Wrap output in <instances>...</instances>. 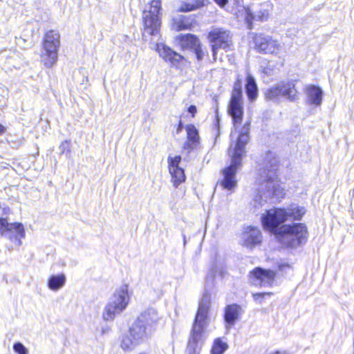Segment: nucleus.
<instances>
[{
	"instance_id": "nucleus-1",
	"label": "nucleus",
	"mask_w": 354,
	"mask_h": 354,
	"mask_svg": "<svg viewBox=\"0 0 354 354\" xmlns=\"http://www.w3.org/2000/svg\"><path fill=\"white\" fill-rule=\"evenodd\" d=\"M278 160L274 155L269 151L266 153L263 166L259 168L257 182L259 185L258 194L254 199V206H262L268 198H282L284 189L280 187L276 179Z\"/></svg>"
},
{
	"instance_id": "nucleus-2",
	"label": "nucleus",
	"mask_w": 354,
	"mask_h": 354,
	"mask_svg": "<svg viewBox=\"0 0 354 354\" xmlns=\"http://www.w3.org/2000/svg\"><path fill=\"white\" fill-rule=\"evenodd\" d=\"M211 305V297L204 292L199 301L198 310L195 315L190 337L187 346V354H199L203 344V333L208 325V314Z\"/></svg>"
},
{
	"instance_id": "nucleus-3",
	"label": "nucleus",
	"mask_w": 354,
	"mask_h": 354,
	"mask_svg": "<svg viewBox=\"0 0 354 354\" xmlns=\"http://www.w3.org/2000/svg\"><path fill=\"white\" fill-rule=\"evenodd\" d=\"M308 232L306 224L295 223L283 225L282 230L277 239L279 242L289 248H297L307 241Z\"/></svg>"
},
{
	"instance_id": "nucleus-4",
	"label": "nucleus",
	"mask_w": 354,
	"mask_h": 354,
	"mask_svg": "<svg viewBox=\"0 0 354 354\" xmlns=\"http://www.w3.org/2000/svg\"><path fill=\"white\" fill-rule=\"evenodd\" d=\"M153 334L136 319L127 333L120 337V348L131 351L137 346L147 341Z\"/></svg>"
},
{
	"instance_id": "nucleus-5",
	"label": "nucleus",
	"mask_w": 354,
	"mask_h": 354,
	"mask_svg": "<svg viewBox=\"0 0 354 354\" xmlns=\"http://www.w3.org/2000/svg\"><path fill=\"white\" fill-rule=\"evenodd\" d=\"M60 35L56 30L48 31L43 39L40 59L46 68L53 67L57 62Z\"/></svg>"
},
{
	"instance_id": "nucleus-6",
	"label": "nucleus",
	"mask_w": 354,
	"mask_h": 354,
	"mask_svg": "<svg viewBox=\"0 0 354 354\" xmlns=\"http://www.w3.org/2000/svg\"><path fill=\"white\" fill-rule=\"evenodd\" d=\"M161 1L152 0L149 5V9H145L143 11L144 32L142 37L144 39L147 40V35H156L158 33L161 24Z\"/></svg>"
},
{
	"instance_id": "nucleus-7",
	"label": "nucleus",
	"mask_w": 354,
	"mask_h": 354,
	"mask_svg": "<svg viewBox=\"0 0 354 354\" xmlns=\"http://www.w3.org/2000/svg\"><path fill=\"white\" fill-rule=\"evenodd\" d=\"M129 295L127 285H123L120 289L115 290L105 306L102 318L106 322L113 321L116 315L121 313L129 304Z\"/></svg>"
},
{
	"instance_id": "nucleus-8",
	"label": "nucleus",
	"mask_w": 354,
	"mask_h": 354,
	"mask_svg": "<svg viewBox=\"0 0 354 354\" xmlns=\"http://www.w3.org/2000/svg\"><path fill=\"white\" fill-rule=\"evenodd\" d=\"M297 93L296 81L288 80L281 82L267 88L264 91V97L266 101H271L274 103H279L281 97H283L290 102H295L298 100Z\"/></svg>"
},
{
	"instance_id": "nucleus-9",
	"label": "nucleus",
	"mask_w": 354,
	"mask_h": 354,
	"mask_svg": "<svg viewBox=\"0 0 354 354\" xmlns=\"http://www.w3.org/2000/svg\"><path fill=\"white\" fill-rule=\"evenodd\" d=\"M263 227L272 233L275 237L282 230V225L288 221L285 208L274 207L267 209L261 217Z\"/></svg>"
},
{
	"instance_id": "nucleus-10",
	"label": "nucleus",
	"mask_w": 354,
	"mask_h": 354,
	"mask_svg": "<svg viewBox=\"0 0 354 354\" xmlns=\"http://www.w3.org/2000/svg\"><path fill=\"white\" fill-rule=\"evenodd\" d=\"M228 156L230 158V164L221 171L223 178L221 180V185L232 192L237 186L236 176L242 167L243 157L232 153H228Z\"/></svg>"
},
{
	"instance_id": "nucleus-11",
	"label": "nucleus",
	"mask_w": 354,
	"mask_h": 354,
	"mask_svg": "<svg viewBox=\"0 0 354 354\" xmlns=\"http://www.w3.org/2000/svg\"><path fill=\"white\" fill-rule=\"evenodd\" d=\"M0 234L9 240L15 246L22 244L21 239L25 238L26 232L21 223H9L6 218H0Z\"/></svg>"
},
{
	"instance_id": "nucleus-12",
	"label": "nucleus",
	"mask_w": 354,
	"mask_h": 354,
	"mask_svg": "<svg viewBox=\"0 0 354 354\" xmlns=\"http://www.w3.org/2000/svg\"><path fill=\"white\" fill-rule=\"evenodd\" d=\"M207 38L211 45L214 59H216L218 49L226 50L232 44L230 32L223 28H215L209 32Z\"/></svg>"
},
{
	"instance_id": "nucleus-13",
	"label": "nucleus",
	"mask_w": 354,
	"mask_h": 354,
	"mask_svg": "<svg viewBox=\"0 0 354 354\" xmlns=\"http://www.w3.org/2000/svg\"><path fill=\"white\" fill-rule=\"evenodd\" d=\"M227 112L232 119L234 128L236 129L243 120V91H232L231 98L227 107Z\"/></svg>"
},
{
	"instance_id": "nucleus-14",
	"label": "nucleus",
	"mask_w": 354,
	"mask_h": 354,
	"mask_svg": "<svg viewBox=\"0 0 354 354\" xmlns=\"http://www.w3.org/2000/svg\"><path fill=\"white\" fill-rule=\"evenodd\" d=\"M136 319L139 324H142L153 334L158 329L162 319V316L157 309L149 307L142 311Z\"/></svg>"
},
{
	"instance_id": "nucleus-15",
	"label": "nucleus",
	"mask_w": 354,
	"mask_h": 354,
	"mask_svg": "<svg viewBox=\"0 0 354 354\" xmlns=\"http://www.w3.org/2000/svg\"><path fill=\"white\" fill-rule=\"evenodd\" d=\"M255 49L259 53L273 54L280 48L279 43L272 37L264 34H256L253 38Z\"/></svg>"
},
{
	"instance_id": "nucleus-16",
	"label": "nucleus",
	"mask_w": 354,
	"mask_h": 354,
	"mask_svg": "<svg viewBox=\"0 0 354 354\" xmlns=\"http://www.w3.org/2000/svg\"><path fill=\"white\" fill-rule=\"evenodd\" d=\"M250 122H247L244 124L236 139L234 146L232 142L231 143L228 149V153H232L243 157L245 156V146L250 140Z\"/></svg>"
},
{
	"instance_id": "nucleus-17",
	"label": "nucleus",
	"mask_w": 354,
	"mask_h": 354,
	"mask_svg": "<svg viewBox=\"0 0 354 354\" xmlns=\"http://www.w3.org/2000/svg\"><path fill=\"white\" fill-rule=\"evenodd\" d=\"M156 50L159 56L171 67L178 68L180 62L185 59L184 56L163 43L156 44Z\"/></svg>"
},
{
	"instance_id": "nucleus-18",
	"label": "nucleus",
	"mask_w": 354,
	"mask_h": 354,
	"mask_svg": "<svg viewBox=\"0 0 354 354\" xmlns=\"http://www.w3.org/2000/svg\"><path fill=\"white\" fill-rule=\"evenodd\" d=\"M253 277V283L261 287H270L274 283L276 272L270 269H263L261 267L255 268L250 272Z\"/></svg>"
},
{
	"instance_id": "nucleus-19",
	"label": "nucleus",
	"mask_w": 354,
	"mask_h": 354,
	"mask_svg": "<svg viewBox=\"0 0 354 354\" xmlns=\"http://www.w3.org/2000/svg\"><path fill=\"white\" fill-rule=\"evenodd\" d=\"M242 311L241 306L237 304H228L225 307L223 320L227 333L230 331L239 319Z\"/></svg>"
},
{
	"instance_id": "nucleus-20",
	"label": "nucleus",
	"mask_w": 354,
	"mask_h": 354,
	"mask_svg": "<svg viewBox=\"0 0 354 354\" xmlns=\"http://www.w3.org/2000/svg\"><path fill=\"white\" fill-rule=\"evenodd\" d=\"M185 130L187 140L183 145V149L189 153L196 149L200 144V136L198 129L192 124L186 125Z\"/></svg>"
},
{
	"instance_id": "nucleus-21",
	"label": "nucleus",
	"mask_w": 354,
	"mask_h": 354,
	"mask_svg": "<svg viewBox=\"0 0 354 354\" xmlns=\"http://www.w3.org/2000/svg\"><path fill=\"white\" fill-rule=\"evenodd\" d=\"M244 245L246 247L252 248L261 243L262 235L257 227L248 226L243 234Z\"/></svg>"
},
{
	"instance_id": "nucleus-22",
	"label": "nucleus",
	"mask_w": 354,
	"mask_h": 354,
	"mask_svg": "<svg viewBox=\"0 0 354 354\" xmlns=\"http://www.w3.org/2000/svg\"><path fill=\"white\" fill-rule=\"evenodd\" d=\"M307 95V102L309 104L319 106L322 104L323 97V91L315 85H308L305 89Z\"/></svg>"
},
{
	"instance_id": "nucleus-23",
	"label": "nucleus",
	"mask_w": 354,
	"mask_h": 354,
	"mask_svg": "<svg viewBox=\"0 0 354 354\" xmlns=\"http://www.w3.org/2000/svg\"><path fill=\"white\" fill-rule=\"evenodd\" d=\"M245 93L250 102L255 100L258 96V87L254 77L248 74L246 77Z\"/></svg>"
},
{
	"instance_id": "nucleus-24",
	"label": "nucleus",
	"mask_w": 354,
	"mask_h": 354,
	"mask_svg": "<svg viewBox=\"0 0 354 354\" xmlns=\"http://www.w3.org/2000/svg\"><path fill=\"white\" fill-rule=\"evenodd\" d=\"M285 212L287 220L292 218L295 221H301L306 210L304 207L293 204L285 208Z\"/></svg>"
},
{
	"instance_id": "nucleus-25",
	"label": "nucleus",
	"mask_w": 354,
	"mask_h": 354,
	"mask_svg": "<svg viewBox=\"0 0 354 354\" xmlns=\"http://www.w3.org/2000/svg\"><path fill=\"white\" fill-rule=\"evenodd\" d=\"M268 12L266 10H259L257 14H254L249 8L245 10V20L249 29L252 28V21L254 19L259 21L266 20L268 17Z\"/></svg>"
},
{
	"instance_id": "nucleus-26",
	"label": "nucleus",
	"mask_w": 354,
	"mask_h": 354,
	"mask_svg": "<svg viewBox=\"0 0 354 354\" xmlns=\"http://www.w3.org/2000/svg\"><path fill=\"white\" fill-rule=\"evenodd\" d=\"M66 276L62 273L51 275L48 280V287L53 291H57L66 283Z\"/></svg>"
},
{
	"instance_id": "nucleus-27",
	"label": "nucleus",
	"mask_w": 354,
	"mask_h": 354,
	"mask_svg": "<svg viewBox=\"0 0 354 354\" xmlns=\"http://www.w3.org/2000/svg\"><path fill=\"white\" fill-rule=\"evenodd\" d=\"M180 41L182 48L192 50L198 44H200V39L194 35L187 34L180 37Z\"/></svg>"
},
{
	"instance_id": "nucleus-28",
	"label": "nucleus",
	"mask_w": 354,
	"mask_h": 354,
	"mask_svg": "<svg viewBox=\"0 0 354 354\" xmlns=\"http://www.w3.org/2000/svg\"><path fill=\"white\" fill-rule=\"evenodd\" d=\"M169 173L171 176V180L175 187L185 180V174L184 169L181 167L171 168Z\"/></svg>"
},
{
	"instance_id": "nucleus-29",
	"label": "nucleus",
	"mask_w": 354,
	"mask_h": 354,
	"mask_svg": "<svg viewBox=\"0 0 354 354\" xmlns=\"http://www.w3.org/2000/svg\"><path fill=\"white\" fill-rule=\"evenodd\" d=\"M206 0H194L193 2H183L179 8L180 12H190L205 6Z\"/></svg>"
},
{
	"instance_id": "nucleus-30",
	"label": "nucleus",
	"mask_w": 354,
	"mask_h": 354,
	"mask_svg": "<svg viewBox=\"0 0 354 354\" xmlns=\"http://www.w3.org/2000/svg\"><path fill=\"white\" fill-rule=\"evenodd\" d=\"M227 348L228 344L218 337L214 341L211 349V354H223Z\"/></svg>"
},
{
	"instance_id": "nucleus-31",
	"label": "nucleus",
	"mask_w": 354,
	"mask_h": 354,
	"mask_svg": "<svg viewBox=\"0 0 354 354\" xmlns=\"http://www.w3.org/2000/svg\"><path fill=\"white\" fill-rule=\"evenodd\" d=\"M182 158L180 156H176L174 157H168L169 169H174L176 167H180L179 164L180 163Z\"/></svg>"
},
{
	"instance_id": "nucleus-32",
	"label": "nucleus",
	"mask_w": 354,
	"mask_h": 354,
	"mask_svg": "<svg viewBox=\"0 0 354 354\" xmlns=\"http://www.w3.org/2000/svg\"><path fill=\"white\" fill-rule=\"evenodd\" d=\"M192 50L194 53L197 61L201 62L205 56V52L202 48L201 42L200 43V44H198L196 46H195V48H194Z\"/></svg>"
},
{
	"instance_id": "nucleus-33",
	"label": "nucleus",
	"mask_w": 354,
	"mask_h": 354,
	"mask_svg": "<svg viewBox=\"0 0 354 354\" xmlns=\"http://www.w3.org/2000/svg\"><path fill=\"white\" fill-rule=\"evenodd\" d=\"M13 350L17 354H28V348L20 342L13 344Z\"/></svg>"
},
{
	"instance_id": "nucleus-34",
	"label": "nucleus",
	"mask_w": 354,
	"mask_h": 354,
	"mask_svg": "<svg viewBox=\"0 0 354 354\" xmlns=\"http://www.w3.org/2000/svg\"><path fill=\"white\" fill-rule=\"evenodd\" d=\"M59 150L61 154H69L71 151L69 141H63L59 147Z\"/></svg>"
},
{
	"instance_id": "nucleus-35",
	"label": "nucleus",
	"mask_w": 354,
	"mask_h": 354,
	"mask_svg": "<svg viewBox=\"0 0 354 354\" xmlns=\"http://www.w3.org/2000/svg\"><path fill=\"white\" fill-rule=\"evenodd\" d=\"M272 295V292H257L252 294V297L256 302L261 304L263 300L265 299L266 296H270Z\"/></svg>"
},
{
	"instance_id": "nucleus-36",
	"label": "nucleus",
	"mask_w": 354,
	"mask_h": 354,
	"mask_svg": "<svg viewBox=\"0 0 354 354\" xmlns=\"http://www.w3.org/2000/svg\"><path fill=\"white\" fill-rule=\"evenodd\" d=\"M176 25L178 30H186L189 27V25L185 23L183 19H180L179 21L176 22Z\"/></svg>"
},
{
	"instance_id": "nucleus-37",
	"label": "nucleus",
	"mask_w": 354,
	"mask_h": 354,
	"mask_svg": "<svg viewBox=\"0 0 354 354\" xmlns=\"http://www.w3.org/2000/svg\"><path fill=\"white\" fill-rule=\"evenodd\" d=\"M232 91H242V82L240 79H237L234 82Z\"/></svg>"
},
{
	"instance_id": "nucleus-38",
	"label": "nucleus",
	"mask_w": 354,
	"mask_h": 354,
	"mask_svg": "<svg viewBox=\"0 0 354 354\" xmlns=\"http://www.w3.org/2000/svg\"><path fill=\"white\" fill-rule=\"evenodd\" d=\"M187 111L192 115V117H194L197 112V108L195 105H190L187 108Z\"/></svg>"
},
{
	"instance_id": "nucleus-39",
	"label": "nucleus",
	"mask_w": 354,
	"mask_h": 354,
	"mask_svg": "<svg viewBox=\"0 0 354 354\" xmlns=\"http://www.w3.org/2000/svg\"><path fill=\"white\" fill-rule=\"evenodd\" d=\"M214 1L221 8H223L228 3V0H214Z\"/></svg>"
},
{
	"instance_id": "nucleus-40",
	"label": "nucleus",
	"mask_w": 354,
	"mask_h": 354,
	"mask_svg": "<svg viewBox=\"0 0 354 354\" xmlns=\"http://www.w3.org/2000/svg\"><path fill=\"white\" fill-rule=\"evenodd\" d=\"M215 277V274L213 271H211L207 275L206 281H208L210 280L211 281H214Z\"/></svg>"
},
{
	"instance_id": "nucleus-41",
	"label": "nucleus",
	"mask_w": 354,
	"mask_h": 354,
	"mask_svg": "<svg viewBox=\"0 0 354 354\" xmlns=\"http://www.w3.org/2000/svg\"><path fill=\"white\" fill-rule=\"evenodd\" d=\"M183 128V122L181 120H179V123H178L177 131H176L177 133H179L182 131Z\"/></svg>"
},
{
	"instance_id": "nucleus-42",
	"label": "nucleus",
	"mask_w": 354,
	"mask_h": 354,
	"mask_svg": "<svg viewBox=\"0 0 354 354\" xmlns=\"http://www.w3.org/2000/svg\"><path fill=\"white\" fill-rule=\"evenodd\" d=\"M6 127L3 124H0V135L3 134L6 132Z\"/></svg>"
},
{
	"instance_id": "nucleus-43",
	"label": "nucleus",
	"mask_w": 354,
	"mask_h": 354,
	"mask_svg": "<svg viewBox=\"0 0 354 354\" xmlns=\"http://www.w3.org/2000/svg\"><path fill=\"white\" fill-rule=\"evenodd\" d=\"M183 245L185 246L187 241H186V236L185 234H183Z\"/></svg>"
},
{
	"instance_id": "nucleus-44",
	"label": "nucleus",
	"mask_w": 354,
	"mask_h": 354,
	"mask_svg": "<svg viewBox=\"0 0 354 354\" xmlns=\"http://www.w3.org/2000/svg\"><path fill=\"white\" fill-rule=\"evenodd\" d=\"M7 248H8V250H9V251L12 250V249H13V247H12V246H7Z\"/></svg>"
},
{
	"instance_id": "nucleus-45",
	"label": "nucleus",
	"mask_w": 354,
	"mask_h": 354,
	"mask_svg": "<svg viewBox=\"0 0 354 354\" xmlns=\"http://www.w3.org/2000/svg\"><path fill=\"white\" fill-rule=\"evenodd\" d=\"M264 73H268V71H264Z\"/></svg>"
},
{
	"instance_id": "nucleus-46",
	"label": "nucleus",
	"mask_w": 354,
	"mask_h": 354,
	"mask_svg": "<svg viewBox=\"0 0 354 354\" xmlns=\"http://www.w3.org/2000/svg\"><path fill=\"white\" fill-rule=\"evenodd\" d=\"M264 73H268V71H264Z\"/></svg>"
}]
</instances>
